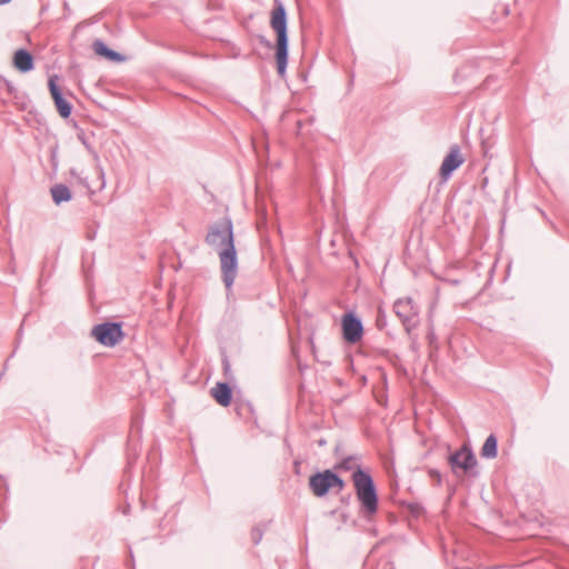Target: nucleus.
<instances>
[{
    "instance_id": "obj_1",
    "label": "nucleus",
    "mask_w": 569,
    "mask_h": 569,
    "mask_svg": "<svg viewBox=\"0 0 569 569\" xmlns=\"http://www.w3.org/2000/svg\"><path fill=\"white\" fill-rule=\"evenodd\" d=\"M270 26L277 34L276 61L280 76L284 74L288 57L287 17L282 3L276 0V6L270 13Z\"/></svg>"
},
{
    "instance_id": "obj_2",
    "label": "nucleus",
    "mask_w": 569,
    "mask_h": 569,
    "mask_svg": "<svg viewBox=\"0 0 569 569\" xmlns=\"http://www.w3.org/2000/svg\"><path fill=\"white\" fill-rule=\"evenodd\" d=\"M357 497L365 509L366 516L371 517L378 509V497L371 477L359 467L352 475Z\"/></svg>"
},
{
    "instance_id": "obj_3",
    "label": "nucleus",
    "mask_w": 569,
    "mask_h": 569,
    "mask_svg": "<svg viewBox=\"0 0 569 569\" xmlns=\"http://www.w3.org/2000/svg\"><path fill=\"white\" fill-rule=\"evenodd\" d=\"M309 487L315 496L322 497L332 489L341 491L345 481L331 470H325L310 477Z\"/></svg>"
},
{
    "instance_id": "obj_4",
    "label": "nucleus",
    "mask_w": 569,
    "mask_h": 569,
    "mask_svg": "<svg viewBox=\"0 0 569 569\" xmlns=\"http://www.w3.org/2000/svg\"><path fill=\"white\" fill-rule=\"evenodd\" d=\"M206 241L214 249H230L234 247L232 223L230 220L214 224L206 237Z\"/></svg>"
},
{
    "instance_id": "obj_5",
    "label": "nucleus",
    "mask_w": 569,
    "mask_h": 569,
    "mask_svg": "<svg viewBox=\"0 0 569 569\" xmlns=\"http://www.w3.org/2000/svg\"><path fill=\"white\" fill-rule=\"evenodd\" d=\"M220 269L226 287L229 289L234 282L237 276V251L236 248L219 250Z\"/></svg>"
},
{
    "instance_id": "obj_6",
    "label": "nucleus",
    "mask_w": 569,
    "mask_h": 569,
    "mask_svg": "<svg viewBox=\"0 0 569 569\" xmlns=\"http://www.w3.org/2000/svg\"><path fill=\"white\" fill-rule=\"evenodd\" d=\"M57 74L50 77L48 81V88L59 116L63 119H68L72 113L73 107L71 102L64 98L60 86L57 83Z\"/></svg>"
},
{
    "instance_id": "obj_7",
    "label": "nucleus",
    "mask_w": 569,
    "mask_h": 569,
    "mask_svg": "<svg viewBox=\"0 0 569 569\" xmlns=\"http://www.w3.org/2000/svg\"><path fill=\"white\" fill-rule=\"evenodd\" d=\"M343 338L351 343L359 341L362 337V325L352 315L342 318Z\"/></svg>"
},
{
    "instance_id": "obj_8",
    "label": "nucleus",
    "mask_w": 569,
    "mask_h": 569,
    "mask_svg": "<svg viewBox=\"0 0 569 569\" xmlns=\"http://www.w3.org/2000/svg\"><path fill=\"white\" fill-rule=\"evenodd\" d=\"M449 461L452 468H461L463 471H468L477 465L476 457L467 446H462L460 450L450 456Z\"/></svg>"
},
{
    "instance_id": "obj_9",
    "label": "nucleus",
    "mask_w": 569,
    "mask_h": 569,
    "mask_svg": "<svg viewBox=\"0 0 569 569\" xmlns=\"http://www.w3.org/2000/svg\"><path fill=\"white\" fill-rule=\"evenodd\" d=\"M465 159L460 152L458 146H453L450 149L449 154L443 159L442 164L440 167V176L443 179H447L452 171L459 168L463 163Z\"/></svg>"
},
{
    "instance_id": "obj_10",
    "label": "nucleus",
    "mask_w": 569,
    "mask_h": 569,
    "mask_svg": "<svg viewBox=\"0 0 569 569\" xmlns=\"http://www.w3.org/2000/svg\"><path fill=\"white\" fill-rule=\"evenodd\" d=\"M12 66L21 73L30 72L34 69V57L29 50L20 48L13 53Z\"/></svg>"
},
{
    "instance_id": "obj_11",
    "label": "nucleus",
    "mask_w": 569,
    "mask_h": 569,
    "mask_svg": "<svg viewBox=\"0 0 569 569\" xmlns=\"http://www.w3.org/2000/svg\"><path fill=\"white\" fill-rule=\"evenodd\" d=\"M210 396L222 407H228L232 400L231 388L224 382L216 383V386L210 389Z\"/></svg>"
},
{
    "instance_id": "obj_12",
    "label": "nucleus",
    "mask_w": 569,
    "mask_h": 569,
    "mask_svg": "<svg viewBox=\"0 0 569 569\" xmlns=\"http://www.w3.org/2000/svg\"><path fill=\"white\" fill-rule=\"evenodd\" d=\"M396 313L403 320L408 321L416 315L413 302L410 298L399 299L395 303Z\"/></svg>"
},
{
    "instance_id": "obj_13",
    "label": "nucleus",
    "mask_w": 569,
    "mask_h": 569,
    "mask_svg": "<svg viewBox=\"0 0 569 569\" xmlns=\"http://www.w3.org/2000/svg\"><path fill=\"white\" fill-rule=\"evenodd\" d=\"M50 191H51L52 200L56 204L67 202V201L71 200V198H72L71 190L69 189L68 186H66L63 183L54 184Z\"/></svg>"
},
{
    "instance_id": "obj_14",
    "label": "nucleus",
    "mask_w": 569,
    "mask_h": 569,
    "mask_svg": "<svg viewBox=\"0 0 569 569\" xmlns=\"http://www.w3.org/2000/svg\"><path fill=\"white\" fill-rule=\"evenodd\" d=\"M481 456L483 458L492 459L497 456V439L495 436H489L482 448H481Z\"/></svg>"
},
{
    "instance_id": "obj_15",
    "label": "nucleus",
    "mask_w": 569,
    "mask_h": 569,
    "mask_svg": "<svg viewBox=\"0 0 569 569\" xmlns=\"http://www.w3.org/2000/svg\"><path fill=\"white\" fill-rule=\"evenodd\" d=\"M124 337L119 323H109V347L116 346Z\"/></svg>"
},
{
    "instance_id": "obj_16",
    "label": "nucleus",
    "mask_w": 569,
    "mask_h": 569,
    "mask_svg": "<svg viewBox=\"0 0 569 569\" xmlns=\"http://www.w3.org/2000/svg\"><path fill=\"white\" fill-rule=\"evenodd\" d=\"M91 335L92 337L96 338L98 342H100L103 346H107V321L97 325L92 329Z\"/></svg>"
},
{
    "instance_id": "obj_17",
    "label": "nucleus",
    "mask_w": 569,
    "mask_h": 569,
    "mask_svg": "<svg viewBox=\"0 0 569 569\" xmlns=\"http://www.w3.org/2000/svg\"><path fill=\"white\" fill-rule=\"evenodd\" d=\"M92 48L98 56L107 58V43L104 41L97 39L92 43Z\"/></svg>"
},
{
    "instance_id": "obj_18",
    "label": "nucleus",
    "mask_w": 569,
    "mask_h": 569,
    "mask_svg": "<svg viewBox=\"0 0 569 569\" xmlns=\"http://www.w3.org/2000/svg\"><path fill=\"white\" fill-rule=\"evenodd\" d=\"M127 59L128 57L126 54L109 49V60L114 62H124Z\"/></svg>"
},
{
    "instance_id": "obj_19",
    "label": "nucleus",
    "mask_w": 569,
    "mask_h": 569,
    "mask_svg": "<svg viewBox=\"0 0 569 569\" xmlns=\"http://www.w3.org/2000/svg\"><path fill=\"white\" fill-rule=\"evenodd\" d=\"M353 467V461L351 459H346L337 465L336 469L350 470Z\"/></svg>"
},
{
    "instance_id": "obj_20",
    "label": "nucleus",
    "mask_w": 569,
    "mask_h": 569,
    "mask_svg": "<svg viewBox=\"0 0 569 569\" xmlns=\"http://www.w3.org/2000/svg\"><path fill=\"white\" fill-rule=\"evenodd\" d=\"M2 86H4V87H6L7 92H8L10 96L16 94L17 89H16V87H14L10 81H8V80L6 79V82H2Z\"/></svg>"
},
{
    "instance_id": "obj_21",
    "label": "nucleus",
    "mask_w": 569,
    "mask_h": 569,
    "mask_svg": "<svg viewBox=\"0 0 569 569\" xmlns=\"http://www.w3.org/2000/svg\"><path fill=\"white\" fill-rule=\"evenodd\" d=\"M89 300H90L91 306H92L93 308H96V310L98 311V310L100 309V307H101V306L96 307L92 292H90V293H89Z\"/></svg>"
},
{
    "instance_id": "obj_22",
    "label": "nucleus",
    "mask_w": 569,
    "mask_h": 569,
    "mask_svg": "<svg viewBox=\"0 0 569 569\" xmlns=\"http://www.w3.org/2000/svg\"><path fill=\"white\" fill-rule=\"evenodd\" d=\"M90 98L92 99L93 102H96L99 107L101 108H104L103 103L98 101V99H96L92 94H90Z\"/></svg>"
},
{
    "instance_id": "obj_23",
    "label": "nucleus",
    "mask_w": 569,
    "mask_h": 569,
    "mask_svg": "<svg viewBox=\"0 0 569 569\" xmlns=\"http://www.w3.org/2000/svg\"><path fill=\"white\" fill-rule=\"evenodd\" d=\"M253 536L256 538V541H258L261 538V533L259 531L253 532Z\"/></svg>"
},
{
    "instance_id": "obj_24",
    "label": "nucleus",
    "mask_w": 569,
    "mask_h": 569,
    "mask_svg": "<svg viewBox=\"0 0 569 569\" xmlns=\"http://www.w3.org/2000/svg\"><path fill=\"white\" fill-rule=\"evenodd\" d=\"M11 0H0V6L9 3Z\"/></svg>"
},
{
    "instance_id": "obj_25",
    "label": "nucleus",
    "mask_w": 569,
    "mask_h": 569,
    "mask_svg": "<svg viewBox=\"0 0 569 569\" xmlns=\"http://www.w3.org/2000/svg\"><path fill=\"white\" fill-rule=\"evenodd\" d=\"M2 82H6V78H3V77L0 74V87L2 86Z\"/></svg>"
},
{
    "instance_id": "obj_26",
    "label": "nucleus",
    "mask_w": 569,
    "mask_h": 569,
    "mask_svg": "<svg viewBox=\"0 0 569 569\" xmlns=\"http://www.w3.org/2000/svg\"><path fill=\"white\" fill-rule=\"evenodd\" d=\"M106 184L104 180H102L100 188H103Z\"/></svg>"
}]
</instances>
